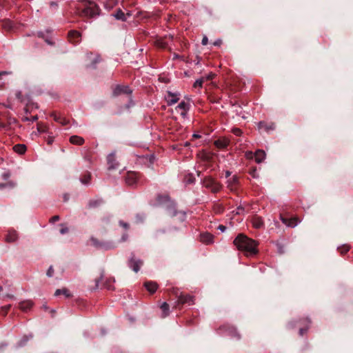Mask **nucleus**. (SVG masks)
<instances>
[{
    "label": "nucleus",
    "mask_w": 353,
    "mask_h": 353,
    "mask_svg": "<svg viewBox=\"0 0 353 353\" xmlns=\"http://www.w3.org/2000/svg\"><path fill=\"white\" fill-rule=\"evenodd\" d=\"M233 243L238 250L245 252L247 254L254 255L257 252L256 242L243 234H239Z\"/></svg>",
    "instance_id": "obj_1"
},
{
    "label": "nucleus",
    "mask_w": 353,
    "mask_h": 353,
    "mask_svg": "<svg viewBox=\"0 0 353 353\" xmlns=\"http://www.w3.org/2000/svg\"><path fill=\"white\" fill-rule=\"evenodd\" d=\"M78 12L81 17L92 18L99 14V7L94 2H88L83 8H78Z\"/></svg>",
    "instance_id": "obj_2"
},
{
    "label": "nucleus",
    "mask_w": 353,
    "mask_h": 353,
    "mask_svg": "<svg viewBox=\"0 0 353 353\" xmlns=\"http://www.w3.org/2000/svg\"><path fill=\"white\" fill-rule=\"evenodd\" d=\"M157 201L159 203H167L166 210L170 216L176 215L177 212L175 208V203L170 200V197L168 195L159 196Z\"/></svg>",
    "instance_id": "obj_3"
},
{
    "label": "nucleus",
    "mask_w": 353,
    "mask_h": 353,
    "mask_svg": "<svg viewBox=\"0 0 353 353\" xmlns=\"http://www.w3.org/2000/svg\"><path fill=\"white\" fill-rule=\"evenodd\" d=\"M143 265V261L135 258V256L133 253L131 254V256L128 260V265L132 269L134 272H138Z\"/></svg>",
    "instance_id": "obj_4"
},
{
    "label": "nucleus",
    "mask_w": 353,
    "mask_h": 353,
    "mask_svg": "<svg viewBox=\"0 0 353 353\" xmlns=\"http://www.w3.org/2000/svg\"><path fill=\"white\" fill-rule=\"evenodd\" d=\"M190 109V104L184 101H182L175 108V110L180 114V115L184 119H187L188 112Z\"/></svg>",
    "instance_id": "obj_5"
},
{
    "label": "nucleus",
    "mask_w": 353,
    "mask_h": 353,
    "mask_svg": "<svg viewBox=\"0 0 353 353\" xmlns=\"http://www.w3.org/2000/svg\"><path fill=\"white\" fill-rule=\"evenodd\" d=\"M165 99L168 105H172L177 103L180 99V94L179 92H172L167 91Z\"/></svg>",
    "instance_id": "obj_6"
},
{
    "label": "nucleus",
    "mask_w": 353,
    "mask_h": 353,
    "mask_svg": "<svg viewBox=\"0 0 353 353\" xmlns=\"http://www.w3.org/2000/svg\"><path fill=\"white\" fill-rule=\"evenodd\" d=\"M90 241L92 242V245L95 246L97 248H102L105 250H109L114 248V245L112 244V243L110 242H101L99 240H97L94 237L90 238Z\"/></svg>",
    "instance_id": "obj_7"
},
{
    "label": "nucleus",
    "mask_w": 353,
    "mask_h": 353,
    "mask_svg": "<svg viewBox=\"0 0 353 353\" xmlns=\"http://www.w3.org/2000/svg\"><path fill=\"white\" fill-rule=\"evenodd\" d=\"M132 93V90L128 86L125 85H117L114 88L113 90V94L114 96H118L121 94H130Z\"/></svg>",
    "instance_id": "obj_8"
},
{
    "label": "nucleus",
    "mask_w": 353,
    "mask_h": 353,
    "mask_svg": "<svg viewBox=\"0 0 353 353\" xmlns=\"http://www.w3.org/2000/svg\"><path fill=\"white\" fill-rule=\"evenodd\" d=\"M281 220L285 225L290 228H294L300 223V221L296 217L287 219L281 216Z\"/></svg>",
    "instance_id": "obj_9"
},
{
    "label": "nucleus",
    "mask_w": 353,
    "mask_h": 353,
    "mask_svg": "<svg viewBox=\"0 0 353 353\" xmlns=\"http://www.w3.org/2000/svg\"><path fill=\"white\" fill-rule=\"evenodd\" d=\"M80 37H81L80 33L76 30H71L68 32V38H69L70 42L72 43L74 45H76L80 42V41H81Z\"/></svg>",
    "instance_id": "obj_10"
},
{
    "label": "nucleus",
    "mask_w": 353,
    "mask_h": 353,
    "mask_svg": "<svg viewBox=\"0 0 353 353\" xmlns=\"http://www.w3.org/2000/svg\"><path fill=\"white\" fill-rule=\"evenodd\" d=\"M200 241L205 244H211L214 242V236L208 232H204L200 234Z\"/></svg>",
    "instance_id": "obj_11"
},
{
    "label": "nucleus",
    "mask_w": 353,
    "mask_h": 353,
    "mask_svg": "<svg viewBox=\"0 0 353 353\" xmlns=\"http://www.w3.org/2000/svg\"><path fill=\"white\" fill-rule=\"evenodd\" d=\"M138 180V174L135 172H129L125 177V182L129 185H134Z\"/></svg>",
    "instance_id": "obj_12"
},
{
    "label": "nucleus",
    "mask_w": 353,
    "mask_h": 353,
    "mask_svg": "<svg viewBox=\"0 0 353 353\" xmlns=\"http://www.w3.org/2000/svg\"><path fill=\"white\" fill-rule=\"evenodd\" d=\"M178 301L181 304L188 303L189 305H191L194 304V297L188 294H181L179 297Z\"/></svg>",
    "instance_id": "obj_13"
},
{
    "label": "nucleus",
    "mask_w": 353,
    "mask_h": 353,
    "mask_svg": "<svg viewBox=\"0 0 353 353\" xmlns=\"http://www.w3.org/2000/svg\"><path fill=\"white\" fill-rule=\"evenodd\" d=\"M109 169H115L117 168L118 163L116 161L115 153H110L107 158Z\"/></svg>",
    "instance_id": "obj_14"
},
{
    "label": "nucleus",
    "mask_w": 353,
    "mask_h": 353,
    "mask_svg": "<svg viewBox=\"0 0 353 353\" xmlns=\"http://www.w3.org/2000/svg\"><path fill=\"white\" fill-rule=\"evenodd\" d=\"M172 39V36L166 35L163 39H159L157 41V45L161 48H166L169 45V41Z\"/></svg>",
    "instance_id": "obj_15"
},
{
    "label": "nucleus",
    "mask_w": 353,
    "mask_h": 353,
    "mask_svg": "<svg viewBox=\"0 0 353 353\" xmlns=\"http://www.w3.org/2000/svg\"><path fill=\"white\" fill-rule=\"evenodd\" d=\"M258 128L260 130H264L268 132L269 130H273L275 128V126H274V123H268L265 121H260L258 123Z\"/></svg>",
    "instance_id": "obj_16"
},
{
    "label": "nucleus",
    "mask_w": 353,
    "mask_h": 353,
    "mask_svg": "<svg viewBox=\"0 0 353 353\" xmlns=\"http://www.w3.org/2000/svg\"><path fill=\"white\" fill-rule=\"evenodd\" d=\"M239 180L238 177L235 175L232 176L230 179H229L227 181L228 187L230 189V190H235L236 185L238 184Z\"/></svg>",
    "instance_id": "obj_17"
},
{
    "label": "nucleus",
    "mask_w": 353,
    "mask_h": 353,
    "mask_svg": "<svg viewBox=\"0 0 353 353\" xmlns=\"http://www.w3.org/2000/svg\"><path fill=\"white\" fill-rule=\"evenodd\" d=\"M18 239V234L16 231L14 230H10L8 231L6 237V241L9 243L14 242Z\"/></svg>",
    "instance_id": "obj_18"
},
{
    "label": "nucleus",
    "mask_w": 353,
    "mask_h": 353,
    "mask_svg": "<svg viewBox=\"0 0 353 353\" xmlns=\"http://www.w3.org/2000/svg\"><path fill=\"white\" fill-rule=\"evenodd\" d=\"M265 158V153L262 150H258L254 153V159L257 163H261Z\"/></svg>",
    "instance_id": "obj_19"
},
{
    "label": "nucleus",
    "mask_w": 353,
    "mask_h": 353,
    "mask_svg": "<svg viewBox=\"0 0 353 353\" xmlns=\"http://www.w3.org/2000/svg\"><path fill=\"white\" fill-rule=\"evenodd\" d=\"M51 116L53 117L54 120L59 123H61L62 125H66L69 123V121L61 116V115H57L56 114H52Z\"/></svg>",
    "instance_id": "obj_20"
},
{
    "label": "nucleus",
    "mask_w": 353,
    "mask_h": 353,
    "mask_svg": "<svg viewBox=\"0 0 353 353\" xmlns=\"http://www.w3.org/2000/svg\"><path fill=\"white\" fill-rule=\"evenodd\" d=\"M144 286L150 293H154L157 289V284L154 281H147L144 283Z\"/></svg>",
    "instance_id": "obj_21"
},
{
    "label": "nucleus",
    "mask_w": 353,
    "mask_h": 353,
    "mask_svg": "<svg viewBox=\"0 0 353 353\" xmlns=\"http://www.w3.org/2000/svg\"><path fill=\"white\" fill-rule=\"evenodd\" d=\"M252 222L253 226L256 229H259L263 227V221L261 217L256 216L253 217Z\"/></svg>",
    "instance_id": "obj_22"
},
{
    "label": "nucleus",
    "mask_w": 353,
    "mask_h": 353,
    "mask_svg": "<svg viewBox=\"0 0 353 353\" xmlns=\"http://www.w3.org/2000/svg\"><path fill=\"white\" fill-rule=\"evenodd\" d=\"M70 141L72 144L81 145L84 143V139L79 136L73 135L70 138Z\"/></svg>",
    "instance_id": "obj_23"
},
{
    "label": "nucleus",
    "mask_w": 353,
    "mask_h": 353,
    "mask_svg": "<svg viewBox=\"0 0 353 353\" xmlns=\"http://www.w3.org/2000/svg\"><path fill=\"white\" fill-rule=\"evenodd\" d=\"M32 306V303L30 301H22L19 303V307L21 310L27 312Z\"/></svg>",
    "instance_id": "obj_24"
},
{
    "label": "nucleus",
    "mask_w": 353,
    "mask_h": 353,
    "mask_svg": "<svg viewBox=\"0 0 353 353\" xmlns=\"http://www.w3.org/2000/svg\"><path fill=\"white\" fill-rule=\"evenodd\" d=\"M13 150L19 154H23L26 151V146L24 144H17L13 147Z\"/></svg>",
    "instance_id": "obj_25"
},
{
    "label": "nucleus",
    "mask_w": 353,
    "mask_h": 353,
    "mask_svg": "<svg viewBox=\"0 0 353 353\" xmlns=\"http://www.w3.org/2000/svg\"><path fill=\"white\" fill-rule=\"evenodd\" d=\"M228 335H230L231 337L236 338V339H240V335L237 332L236 330L234 327H228V330H226Z\"/></svg>",
    "instance_id": "obj_26"
},
{
    "label": "nucleus",
    "mask_w": 353,
    "mask_h": 353,
    "mask_svg": "<svg viewBox=\"0 0 353 353\" xmlns=\"http://www.w3.org/2000/svg\"><path fill=\"white\" fill-rule=\"evenodd\" d=\"M113 16L118 20H121L122 21H126V17L124 12L121 10H118L114 14H113Z\"/></svg>",
    "instance_id": "obj_27"
},
{
    "label": "nucleus",
    "mask_w": 353,
    "mask_h": 353,
    "mask_svg": "<svg viewBox=\"0 0 353 353\" xmlns=\"http://www.w3.org/2000/svg\"><path fill=\"white\" fill-rule=\"evenodd\" d=\"M161 309L162 310L163 317H165L169 314V305L166 302H163L161 305Z\"/></svg>",
    "instance_id": "obj_28"
},
{
    "label": "nucleus",
    "mask_w": 353,
    "mask_h": 353,
    "mask_svg": "<svg viewBox=\"0 0 353 353\" xmlns=\"http://www.w3.org/2000/svg\"><path fill=\"white\" fill-rule=\"evenodd\" d=\"M60 294H63L65 297L70 296V294L69 291L65 288L58 289L56 290V292L54 293V296H57Z\"/></svg>",
    "instance_id": "obj_29"
},
{
    "label": "nucleus",
    "mask_w": 353,
    "mask_h": 353,
    "mask_svg": "<svg viewBox=\"0 0 353 353\" xmlns=\"http://www.w3.org/2000/svg\"><path fill=\"white\" fill-rule=\"evenodd\" d=\"M91 174L90 173L85 174L84 176L80 179V181L82 184L88 185L90 183Z\"/></svg>",
    "instance_id": "obj_30"
},
{
    "label": "nucleus",
    "mask_w": 353,
    "mask_h": 353,
    "mask_svg": "<svg viewBox=\"0 0 353 353\" xmlns=\"http://www.w3.org/2000/svg\"><path fill=\"white\" fill-rule=\"evenodd\" d=\"M103 203V201L101 199L99 200H92L89 202L88 205L90 208H94L97 207L100 204Z\"/></svg>",
    "instance_id": "obj_31"
},
{
    "label": "nucleus",
    "mask_w": 353,
    "mask_h": 353,
    "mask_svg": "<svg viewBox=\"0 0 353 353\" xmlns=\"http://www.w3.org/2000/svg\"><path fill=\"white\" fill-rule=\"evenodd\" d=\"M145 216L144 214H137L135 216V222L137 223H141L145 220Z\"/></svg>",
    "instance_id": "obj_32"
},
{
    "label": "nucleus",
    "mask_w": 353,
    "mask_h": 353,
    "mask_svg": "<svg viewBox=\"0 0 353 353\" xmlns=\"http://www.w3.org/2000/svg\"><path fill=\"white\" fill-rule=\"evenodd\" d=\"M203 82H204V77H201L195 81L193 86H194V88H201Z\"/></svg>",
    "instance_id": "obj_33"
},
{
    "label": "nucleus",
    "mask_w": 353,
    "mask_h": 353,
    "mask_svg": "<svg viewBox=\"0 0 353 353\" xmlns=\"http://www.w3.org/2000/svg\"><path fill=\"white\" fill-rule=\"evenodd\" d=\"M32 336L30 334L29 336H24L19 343L18 346L22 347L26 345V342L29 340V339L32 338Z\"/></svg>",
    "instance_id": "obj_34"
},
{
    "label": "nucleus",
    "mask_w": 353,
    "mask_h": 353,
    "mask_svg": "<svg viewBox=\"0 0 353 353\" xmlns=\"http://www.w3.org/2000/svg\"><path fill=\"white\" fill-rule=\"evenodd\" d=\"M37 132H38L39 134L46 132H47V127L45 126V125H41L40 124H38Z\"/></svg>",
    "instance_id": "obj_35"
},
{
    "label": "nucleus",
    "mask_w": 353,
    "mask_h": 353,
    "mask_svg": "<svg viewBox=\"0 0 353 353\" xmlns=\"http://www.w3.org/2000/svg\"><path fill=\"white\" fill-rule=\"evenodd\" d=\"M350 249V246L347 245H344L341 248H338V250L341 252L342 254L346 253Z\"/></svg>",
    "instance_id": "obj_36"
},
{
    "label": "nucleus",
    "mask_w": 353,
    "mask_h": 353,
    "mask_svg": "<svg viewBox=\"0 0 353 353\" xmlns=\"http://www.w3.org/2000/svg\"><path fill=\"white\" fill-rule=\"evenodd\" d=\"M100 61V57L99 55H96L94 58H93V61L92 62L91 65H90V67L91 68H95L96 66V64L97 63H99Z\"/></svg>",
    "instance_id": "obj_37"
},
{
    "label": "nucleus",
    "mask_w": 353,
    "mask_h": 353,
    "mask_svg": "<svg viewBox=\"0 0 353 353\" xmlns=\"http://www.w3.org/2000/svg\"><path fill=\"white\" fill-rule=\"evenodd\" d=\"M249 173L254 179H258L259 177L256 168L252 169Z\"/></svg>",
    "instance_id": "obj_38"
},
{
    "label": "nucleus",
    "mask_w": 353,
    "mask_h": 353,
    "mask_svg": "<svg viewBox=\"0 0 353 353\" xmlns=\"http://www.w3.org/2000/svg\"><path fill=\"white\" fill-rule=\"evenodd\" d=\"M215 74L212 72L209 73L208 74L204 76V81L208 80H211L214 77Z\"/></svg>",
    "instance_id": "obj_39"
},
{
    "label": "nucleus",
    "mask_w": 353,
    "mask_h": 353,
    "mask_svg": "<svg viewBox=\"0 0 353 353\" xmlns=\"http://www.w3.org/2000/svg\"><path fill=\"white\" fill-rule=\"evenodd\" d=\"M37 119H38V117L37 116H32V117H31L30 118L29 117L24 118L23 121L34 122V121H36Z\"/></svg>",
    "instance_id": "obj_40"
},
{
    "label": "nucleus",
    "mask_w": 353,
    "mask_h": 353,
    "mask_svg": "<svg viewBox=\"0 0 353 353\" xmlns=\"http://www.w3.org/2000/svg\"><path fill=\"white\" fill-rule=\"evenodd\" d=\"M119 224L120 226L123 227L125 230H128L129 228V224L123 221H119Z\"/></svg>",
    "instance_id": "obj_41"
},
{
    "label": "nucleus",
    "mask_w": 353,
    "mask_h": 353,
    "mask_svg": "<svg viewBox=\"0 0 353 353\" xmlns=\"http://www.w3.org/2000/svg\"><path fill=\"white\" fill-rule=\"evenodd\" d=\"M245 155V157L249 159H253L254 157V154L251 151H247Z\"/></svg>",
    "instance_id": "obj_42"
},
{
    "label": "nucleus",
    "mask_w": 353,
    "mask_h": 353,
    "mask_svg": "<svg viewBox=\"0 0 353 353\" xmlns=\"http://www.w3.org/2000/svg\"><path fill=\"white\" fill-rule=\"evenodd\" d=\"M54 274V269L52 268V266H50V268H48V271H47V276L48 277H52Z\"/></svg>",
    "instance_id": "obj_43"
},
{
    "label": "nucleus",
    "mask_w": 353,
    "mask_h": 353,
    "mask_svg": "<svg viewBox=\"0 0 353 353\" xmlns=\"http://www.w3.org/2000/svg\"><path fill=\"white\" fill-rule=\"evenodd\" d=\"M244 212V208L242 207V206H239L236 211H234V212H235L236 214H242L243 212Z\"/></svg>",
    "instance_id": "obj_44"
},
{
    "label": "nucleus",
    "mask_w": 353,
    "mask_h": 353,
    "mask_svg": "<svg viewBox=\"0 0 353 353\" xmlns=\"http://www.w3.org/2000/svg\"><path fill=\"white\" fill-rule=\"evenodd\" d=\"M232 132L236 136H240L242 134V132L239 128H234Z\"/></svg>",
    "instance_id": "obj_45"
},
{
    "label": "nucleus",
    "mask_w": 353,
    "mask_h": 353,
    "mask_svg": "<svg viewBox=\"0 0 353 353\" xmlns=\"http://www.w3.org/2000/svg\"><path fill=\"white\" fill-rule=\"evenodd\" d=\"M103 272L101 273V276H100V278L99 279H96L95 280V283H96L95 288H98L99 284L100 281L103 279Z\"/></svg>",
    "instance_id": "obj_46"
},
{
    "label": "nucleus",
    "mask_w": 353,
    "mask_h": 353,
    "mask_svg": "<svg viewBox=\"0 0 353 353\" xmlns=\"http://www.w3.org/2000/svg\"><path fill=\"white\" fill-rule=\"evenodd\" d=\"M208 43V39L206 36H204L202 39L201 43L203 46H206Z\"/></svg>",
    "instance_id": "obj_47"
},
{
    "label": "nucleus",
    "mask_w": 353,
    "mask_h": 353,
    "mask_svg": "<svg viewBox=\"0 0 353 353\" xmlns=\"http://www.w3.org/2000/svg\"><path fill=\"white\" fill-rule=\"evenodd\" d=\"M128 234H127V233H125V234H123L122 235L121 239V241L122 242H124V241H126L128 240Z\"/></svg>",
    "instance_id": "obj_48"
},
{
    "label": "nucleus",
    "mask_w": 353,
    "mask_h": 353,
    "mask_svg": "<svg viewBox=\"0 0 353 353\" xmlns=\"http://www.w3.org/2000/svg\"><path fill=\"white\" fill-rule=\"evenodd\" d=\"M221 43H222V41H221L220 39H216V40L213 43V44H214V46H221Z\"/></svg>",
    "instance_id": "obj_49"
},
{
    "label": "nucleus",
    "mask_w": 353,
    "mask_h": 353,
    "mask_svg": "<svg viewBox=\"0 0 353 353\" xmlns=\"http://www.w3.org/2000/svg\"><path fill=\"white\" fill-rule=\"evenodd\" d=\"M68 232V228L65 227V228H62L61 230H60V233L61 234H64L65 233H67Z\"/></svg>",
    "instance_id": "obj_50"
},
{
    "label": "nucleus",
    "mask_w": 353,
    "mask_h": 353,
    "mask_svg": "<svg viewBox=\"0 0 353 353\" xmlns=\"http://www.w3.org/2000/svg\"><path fill=\"white\" fill-rule=\"evenodd\" d=\"M218 230H219L221 232H223L226 230V227L223 225H219L218 227Z\"/></svg>",
    "instance_id": "obj_51"
},
{
    "label": "nucleus",
    "mask_w": 353,
    "mask_h": 353,
    "mask_svg": "<svg viewBox=\"0 0 353 353\" xmlns=\"http://www.w3.org/2000/svg\"><path fill=\"white\" fill-rule=\"evenodd\" d=\"M59 220V216L56 215V216H54L51 218V222L52 223H54L56 221H58Z\"/></svg>",
    "instance_id": "obj_52"
},
{
    "label": "nucleus",
    "mask_w": 353,
    "mask_h": 353,
    "mask_svg": "<svg viewBox=\"0 0 353 353\" xmlns=\"http://www.w3.org/2000/svg\"><path fill=\"white\" fill-rule=\"evenodd\" d=\"M307 330V328H300V330H299V334H300V336H303V334L305 332H306Z\"/></svg>",
    "instance_id": "obj_53"
},
{
    "label": "nucleus",
    "mask_w": 353,
    "mask_h": 353,
    "mask_svg": "<svg viewBox=\"0 0 353 353\" xmlns=\"http://www.w3.org/2000/svg\"><path fill=\"white\" fill-rule=\"evenodd\" d=\"M216 145L218 146V147H225V144L221 143L220 141H216L215 142Z\"/></svg>",
    "instance_id": "obj_54"
},
{
    "label": "nucleus",
    "mask_w": 353,
    "mask_h": 353,
    "mask_svg": "<svg viewBox=\"0 0 353 353\" xmlns=\"http://www.w3.org/2000/svg\"><path fill=\"white\" fill-rule=\"evenodd\" d=\"M12 74V72L10 71H0V76L1 75H8Z\"/></svg>",
    "instance_id": "obj_55"
},
{
    "label": "nucleus",
    "mask_w": 353,
    "mask_h": 353,
    "mask_svg": "<svg viewBox=\"0 0 353 353\" xmlns=\"http://www.w3.org/2000/svg\"><path fill=\"white\" fill-rule=\"evenodd\" d=\"M50 6H51L52 8H56L57 6V4L55 2H51L50 3Z\"/></svg>",
    "instance_id": "obj_56"
},
{
    "label": "nucleus",
    "mask_w": 353,
    "mask_h": 353,
    "mask_svg": "<svg viewBox=\"0 0 353 353\" xmlns=\"http://www.w3.org/2000/svg\"><path fill=\"white\" fill-rule=\"evenodd\" d=\"M92 56H93V54L92 53H90V54H87L88 59H90V60L92 59Z\"/></svg>",
    "instance_id": "obj_57"
},
{
    "label": "nucleus",
    "mask_w": 353,
    "mask_h": 353,
    "mask_svg": "<svg viewBox=\"0 0 353 353\" xmlns=\"http://www.w3.org/2000/svg\"><path fill=\"white\" fill-rule=\"evenodd\" d=\"M200 137H201V136H200L199 134H196V133H194V134H192V137H193V138H195V139H196V138H199Z\"/></svg>",
    "instance_id": "obj_58"
},
{
    "label": "nucleus",
    "mask_w": 353,
    "mask_h": 353,
    "mask_svg": "<svg viewBox=\"0 0 353 353\" xmlns=\"http://www.w3.org/2000/svg\"><path fill=\"white\" fill-rule=\"evenodd\" d=\"M9 176H10V174H3V178H4L5 179H8Z\"/></svg>",
    "instance_id": "obj_59"
},
{
    "label": "nucleus",
    "mask_w": 353,
    "mask_h": 353,
    "mask_svg": "<svg viewBox=\"0 0 353 353\" xmlns=\"http://www.w3.org/2000/svg\"><path fill=\"white\" fill-rule=\"evenodd\" d=\"M63 198L65 201H67L68 200V196L67 194H65Z\"/></svg>",
    "instance_id": "obj_60"
},
{
    "label": "nucleus",
    "mask_w": 353,
    "mask_h": 353,
    "mask_svg": "<svg viewBox=\"0 0 353 353\" xmlns=\"http://www.w3.org/2000/svg\"><path fill=\"white\" fill-rule=\"evenodd\" d=\"M226 177H228L230 175V172L229 171H227L225 173Z\"/></svg>",
    "instance_id": "obj_61"
},
{
    "label": "nucleus",
    "mask_w": 353,
    "mask_h": 353,
    "mask_svg": "<svg viewBox=\"0 0 353 353\" xmlns=\"http://www.w3.org/2000/svg\"><path fill=\"white\" fill-rule=\"evenodd\" d=\"M6 186V184L0 183V188H3Z\"/></svg>",
    "instance_id": "obj_62"
},
{
    "label": "nucleus",
    "mask_w": 353,
    "mask_h": 353,
    "mask_svg": "<svg viewBox=\"0 0 353 353\" xmlns=\"http://www.w3.org/2000/svg\"><path fill=\"white\" fill-rule=\"evenodd\" d=\"M106 288L108 289V290H111L112 289V287L111 285H107Z\"/></svg>",
    "instance_id": "obj_63"
},
{
    "label": "nucleus",
    "mask_w": 353,
    "mask_h": 353,
    "mask_svg": "<svg viewBox=\"0 0 353 353\" xmlns=\"http://www.w3.org/2000/svg\"><path fill=\"white\" fill-rule=\"evenodd\" d=\"M305 321H306L308 323H310V319H307Z\"/></svg>",
    "instance_id": "obj_64"
}]
</instances>
